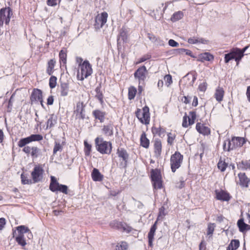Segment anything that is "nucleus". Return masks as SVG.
Here are the masks:
<instances>
[{
  "mask_svg": "<svg viewBox=\"0 0 250 250\" xmlns=\"http://www.w3.org/2000/svg\"><path fill=\"white\" fill-rule=\"evenodd\" d=\"M246 141L244 138L240 137H232L231 140H228L224 141L223 149L224 151H229L237 147H241Z\"/></svg>",
  "mask_w": 250,
  "mask_h": 250,
  "instance_id": "obj_1",
  "label": "nucleus"
},
{
  "mask_svg": "<svg viewBox=\"0 0 250 250\" xmlns=\"http://www.w3.org/2000/svg\"><path fill=\"white\" fill-rule=\"evenodd\" d=\"M96 149L101 154H109L112 150L110 142L104 141L102 137H98L95 140Z\"/></svg>",
  "mask_w": 250,
  "mask_h": 250,
  "instance_id": "obj_2",
  "label": "nucleus"
},
{
  "mask_svg": "<svg viewBox=\"0 0 250 250\" xmlns=\"http://www.w3.org/2000/svg\"><path fill=\"white\" fill-rule=\"evenodd\" d=\"M135 114L137 118L142 124L147 125L149 123L150 116L149 108L147 106H145L142 109H138Z\"/></svg>",
  "mask_w": 250,
  "mask_h": 250,
  "instance_id": "obj_3",
  "label": "nucleus"
},
{
  "mask_svg": "<svg viewBox=\"0 0 250 250\" xmlns=\"http://www.w3.org/2000/svg\"><path fill=\"white\" fill-rule=\"evenodd\" d=\"M183 159V156L180 152L176 151L171 156L170 166L173 172L180 167Z\"/></svg>",
  "mask_w": 250,
  "mask_h": 250,
  "instance_id": "obj_4",
  "label": "nucleus"
},
{
  "mask_svg": "<svg viewBox=\"0 0 250 250\" xmlns=\"http://www.w3.org/2000/svg\"><path fill=\"white\" fill-rule=\"evenodd\" d=\"M151 180L155 189H160L162 187L161 172L157 169H152L150 172Z\"/></svg>",
  "mask_w": 250,
  "mask_h": 250,
  "instance_id": "obj_5",
  "label": "nucleus"
},
{
  "mask_svg": "<svg viewBox=\"0 0 250 250\" xmlns=\"http://www.w3.org/2000/svg\"><path fill=\"white\" fill-rule=\"evenodd\" d=\"M12 15V11L10 8H1L0 10V26H2L4 23L8 24Z\"/></svg>",
  "mask_w": 250,
  "mask_h": 250,
  "instance_id": "obj_6",
  "label": "nucleus"
},
{
  "mask_svg": "<svg viewBox=\"0 0 250 250\" xmlns=\"http://www.w3.org/2000/svg\"><path fill=\"white\" fill-rule=\"evenodd\" d=\"M81 80H83L92 73V69L91 64L88 61H84L80 64Z\"/></svg>",
  "mask_w": 250,
  "mask_h": 250,
  "instance_id": "obj_7",
  "label": "nucleus"
},
{
  "mask_svg": "<svg viewBox=\"0 0 250 250\" xmlns=\"http://www.w3.org/2000/svg\"><path fill=\"white\" fill-rule=\"evenodd\" d=\"M43 139V137L40 134H32L30 136L21 139L18 143V146L20 147H23L25 145L31 142L40 141Z\"/></svg>",
  "mask_w": 250,
  "mask_h": 250,
  "instance_id": "obj_8",
  "label": "nucleus"
},
{
  "mask_svg": "<svg viewBox=\"0 0 250 250\" xmlns=\"http://www.w3.org/2000/svg\"><path fill=\"white\" fill-rule=\"evenodd\" d=\"M147 74L146 67L144 65L139 67L134 73V78L138 80L139 84H144Z\"/></svg>",
  "mask_w": 250,
  "mask_h": 250,
  "instance_id": "obj_9",
  "label": "nucleus"
},
{
  "mask_svg": "<svg viewBox=\"0 0 250 250\" xmlns=\"http://www.w3.org/2000/svg\"><path fill=\"white\" fill-rule=\"evenodd\" d=\"M44 170L41 165H36L31 172V176L34 183L41 181L43 177Z\"/></svg>",
  "mask_w": 250,
  "mask_h": 250,
  "instance_id": "obj_10",
  "label": "nucleus"
},
{
  "mask_svg": "<svg viewBox=\"0 0 250 250\" xmlns=\"http://www.w3.org/2000/svg\"><path fill=\"white\" fill-rule=\"evenodd\" d=\"M108 14L106 12H104L98 14L95 17V27L96 29H100L103 27L107 21Z\"/></svg>",
  "mask_w": 250,
  "mask_h": 250,
  "instance_id": "obj_11",
  "label": "nucleus"
},
{
  "mask_svg": "<svg viewBox=\"0 0 250 250\" xmlns=\"http://www.w3.org/2000/svg\"><path fill=\"white\" fill-rule=\"evenodd\" d=\"M102 133L106 137H111L113 135V124L109 123L107 125H104L102 128Z\"/></svg>",
  "mask_w": 250,
  "mask_h": 250,
  "instance_id": "obj_12",
  "label": "nucleus"
},
{
  "mask_svg": "<svg viewBox=\"0 0 250 250\" xmlns=\"http://www.w3.org/2000/svg\"><path fill=\"white\" fill-rule=\"evenodd\" d=\"M196 129L199 133L204 136H208L210 134V128L200 123H198L196 124Z\"/></svg>",
  "mask_w": 250,
  "mask_h": 250,
  "instance_id": "obj_13",
  "label": "nucleus"
},
{
  "mask_svg": "<svg viewBox=\"0 0 250 250\" xmlns=\"http://www.w3.org/2000/svg\"><path fill=\"white\" fill-rule=\"evenodd\" d=\"M42 99V91L39 89H34L30 97L32 104L38 102L39 100H41Z\"/></svg>",
  "mask_w": 250,
  "mask_h": 250,
  "instance_id": "obj_14",
  "label": "nucleus"
},
{
  "mask_svg": "<svg viewBox=\"0 0 250 250\" xmlns=\"http://www.w3.org/2000/svg\"><path fill=\"white\" fill-rule=\"evenodd\" d=\"M84 111V105L83 103L78 102L77 104L76 109L74 111V113L76 114V116L78 118L84 119L85 118V115L83 113Z\"/></svg>",
  "mask_w": 250,
  "mask_h": 250,
  "instance_id": "obj_15",
  "label": "nucleus"
},
{
  "mask_svg": "<svg viewBox=\"0 0 250 250\" xmlns=\"http://www.w3.org/2000/svg\"><path fill=\"white\" fill-rule=\"evenodd\" d=\"M157 221H156L154 224L151 226L150 231L148 234V245L152 247L153 246V241L154 239V236L157 229Z\"/></svg>",
  "mask_w": 250,
  "mask_h": 250,
  "instance_id": "obj_16",
  "label": "nucleus"
},
{
  "mask_svg": "<svg viewBox=\"0 0 250 250\" xmlns=\"http://www.w3.org/2000/svg\"><path fill=\"white\" fill-rule=\"evenodd\" d=\"M215 192L217 200L228 201L230 199L229 194L223 190H216Z\"/></svg>",
  "mask_w": 250,
  "mask_h": 250,
  "instance_id": "obj_17",
  "label": "nucleus"
},
{
  "mask_svg": "<svg viewBox=\"0 0 250 250\" xmlns=\"http://www.w3.org/2000/svg\"><path fill=\"white\" fill-rule=\"evenodd\" d=\"M238 177L240 186L246 188L249 187L250 180L247 177L245 173H240L238 174Z\"/></svg>",
  "mask_w": 250,
  "mask_h": 250,
  "instance_id": "obj_18",
  "label": "nucleus"
},
{
  "mask_svg": "<svg viewBox=\"0 0 250 250\" xmlns=\"http://www.w3.org/2000/svg\"><path fill=\"white\" fill-rule=\"evenodd\" d=\"M154 146L155 157L158 158H160L162 152V143L159 139H156L155 140Z\"/></svg>",
  "mask_w": 250,
  "mask_h": 250,
  "instance_id": "obj_19",
  "label": "nucleus"
},
{
  "mask_svg": "<svg viewBox=\"0 0 250 250\" xmlns=\"http://www.w3.org/2000/svg\"><path fill=\"white\" fill-rule=\"evenodd\" d=\"M113 223L116 225L118 229H122L124 231L127 233L130 232L132 230V228L125 223L114 221L110 224V225H112Z\"/></svg>",
  "mask_w": 250,
  "mask_h": 250,
  "instance_id": "obj_20",
  "label": "nucleus"
},
{
  "mask_svg": "<svg viewBox=\"0 0 250 250\" xmlns=\"http://www.w3.org/2000/svg\"><path fill=\"white\" fill-rule=\"evenodd\" d=\"M92 114L95 119L99 120L101 123H103L104 121L106 113L97 109L93 111Z\"/></svg>",
  "mask_w": 250,
  "mask_h": 250,
  "instance_id": "obj_21",
  "label": "nucleus"
},
{
  "mask_svg": "<svg viewBox=\"0 0 250 250\" xmlns=\"http://www.w3.org/2000/svg\"><path fill=\"white\" fill-rule=\"evenodd\" d=\"M188 42L189 44L202 43L205 44H207L208 41L202 38H197L193 37L189 38L188 40Z\"/></svg>",
  "mask_w": 250,
  "mask_h": 250,
  "instance_id": "obj_22",
  "label": "nucleus"
},
{
  "mask_svg": "<svg viewBox=\"0 0 250 250\" xmlns=\"http://www.w3.org/2000/svg\"><path fill=\"white\" fill-rule=\"evenodd\" d=\"M247 47H245L243 48V50H240V49H233L232 52L234 53V56L235 57L234 59L235 60L238 62L241 58L244 56V52L246 50Z\"/></svg>",
  "mask_w": 250,
  "mask_h": 250,
  "instance_id": "obj_23",
  "label": "nucleus"
},
{
  "mask_svg": "<svg viewBox=\"0 0 250 250\" xmlns=\"http://www.w3.org/2000/svg\"><path fill=\"white\" fill-rule=\"evenodd\" d=\"M91 177L94 181H101L103 179V175L101 174L99 170L96 168L93 169Z\"/></svg>",
  "mask_w": 250,
  "mask_h": 250,
  "instance_id": "obj_24",
  "label": "nucleus"
},
{
  "mask_svg": "<svg viewBox=\"0 0 250 250\" xmlns=\"http://www.w3.org/2000/svg\"><path fill=\"white\" fill-rule=\"evenodd\" d=\"M57 116L54 114H51L47 120L46 129L53 127L57 124Z\"/></svg>",
  "mask_w": 250,
  "mask_h": 250,
  "instance_id": "obj_25",
  "label": "nucleus"
},
{
  "mask_svg": "<svg viewBox=\"0 0 250 250\" xmlns=\"http://www.w3.org/2000/svg\"><path fill=\"white\" fill-rule=\"evenodd\" d=\"M224 95V91L223 88L222 87H218L214 94V97L216 100L218 102H220L223 100V98Z\"/></svg>",
  "mask_w": 250,
  "mask_h": 250,
  "instance_id": "obj_26",
  "label": "nucleus"
},
{
  "mask_svg": "<svg viewBox=\"0 0 250 250\" xmlns=\"http://www.w3.org/2000/svg\"><path fill=\"white\" fill-rule=\"evenodd\" d=\"M117 153L118 156L122 158L123 160L126 163L128 158V155L126 151L123 148H120L117 149Z\"/></svg>",
  "mask_w": 250,
  "mask_h": 250,
  "instance_id": "obj_27",
  "label": "nucleus"
},
{
  "mask_svg": "<svg viewBox=\"0 0 250 250\" xmlns=\"http://www.w3.org/2000/svg\"><path fill=\"white\" fill-rule=\"evenodd\" d=\"M213 56L208 52L202 53L199 55V60L201 62H204L205 61H210L213 60Z\"/></svg>",
  "mask_w": 250,
  "mask_h": 250,
  "instance_id": "obj_28",
  "label": "nucleus"
},
{
  "mask_svg": "<svg viewBox=\"0 0 250 250\" xmlns=\"http://www.w3.org/2000/svg\"><path fill=\"white\" fill-rule=\"evenodd\" d=\"M15 240L18 244L22 247H24L26 245L24 234L21 233H18V235L15 237Z\"/></svg>",
  "mask_w": 250,
  "mask_h": 250,
  "instance_id": "obj_29",
  "label": "nucleus"
},
{
  "mask_svg": "<svg viewBox=\"0 0 250 250\" xmlns=\"http://www.w3.org/2000/svg\"><path fill=\"white\" fill-rule=\"evenodd\" d=\"M69 90V86L66 83H61L60 85L61 96L62 97L66 96L68 95Z\"/></svg>",
  "mask_w": 250,
  "mask_h": 250,
  "instance_id": "obj_30",
  "label": "nucleus"
},
{
  "mask_svg": "<svg viewBox=\"0 0 250 250\" xmlns=\"http://www.w3.org/2000/svg\"><path fill=\"white\" fill-rule=\"evenodd\" d=\"M237 226L240 231L241 232H244L245 230H248L247 227H250V225H249L244 222L243 218H241L238 220L237 222Z\"/></svg>",
  "mask_w": 250,
  "mask_h": 250,
  "instance_id": "obj_31",
  "label": "nucleus"
},
{
  "mask_svg": "<svg viewBox=\"0 0 250 250\" xmlns=\"http://www.w3.org/2000/svg\"><path fill=\"white\" fill-rule=\"evenodd\" d=\"M141 145L145 147L148 148L149 146V141L146 138V134L145 132H143L140 138Z\"/></svg>",
  "mask_w": 250,
  "mask_h": 250,
  "instance_id": "obj_32",
  "label": "nucleus"
},
{
  "mask_svg": "<svg viewBox=\"0 0 250 250\" xmlns=\"http://www.w3.org/2000/svg\"><path fill=\"white\" fill-rule=\"evenodd\" d=\"M55 64L56 61L54 59H51L48 61L47 63V68L46 70V72L48 75H51L53 72V69Z\"/></svg>",
  "mask_w": 250,
  "mask_h": 250,
  "instance_id": "obj_33",
  "label": "nucleus"
},
{
  "mask_svg": "<svg viewBox=\"0 0 250 250\" xmlns=\"http://www.w3.org/2000/svg\"><path fill=\"white\" fill-rule=\"evenodd\" d=\"M184 16L183 13L181 11H178L174 13L171 17V21L175 22L181 19Z\"/></svg>",
  "mask_w": 250,
  "mask_h": 250,
  "instance_id": "obj_34",
  "label": "nucleus"
},
{
  "mask_svg": "<svg viewBox=\"0 0 250 250\" xmlns=\"http://www.w3.org/2000/svg\"><path fill=\"white\" fill-rule=\"evenodd\" d=\"M137 92L136 88L134 86H131L128 89V99L129 100L133 99L136 95Z\"/></svg>",
  "mask_w": 250,
  "mask_h": 250,
  "instance_id": "obj_35",
  "label": "nucleus"
},
{
  "mask_svg": "<svg viewBox=\"0 0 250 250\" xmlns=\"http://www.w3.org/2000/svg\"><path fill=\"white\" fill-rule=\"evenodd\" d=\"M21 183L23 185L26 184H32V180L28 178L27 175H25L23 173H22L21 175Z\"/></svg>",
  "mask_w": 250,
  "mask_h": 250,
  "instance_id": "obj_36",
  "label": "nucleus"
},
{
  "mask_svg": "<svg viewBox=\"0 0 250 250\" xmlns=\"http://www.w3.org/2000/svg\"><path fill=\"white\" fill-rule=\"evenodd\" d=\"M96 94L95 97L99 100L100 103H103V95L101 91V86H98L95 89Z\"/></svg>",
  "mask_w": 250,
  "mask_h": 250,
  "instance_id": "obj_37",
  "label": "nucleus"
},
{
  "mask_svg": "<svg viewBox=\"0 0 250 250\" xmlns=\"http://www.w3.org/2000/svg\"><path fill=\"white\" fill-rule=\"evenodd\" d=\"M40 152V149L38 147L33 146L32 147L30 154L32 158H36L38 157Z\"/></svg>",
  "mask_w": 250,
  "mask_h": 250,
  "instance_id": "obj_38",
  "label": "nucleus"
},
{
  "mask_svg": "<svg viewBox=\"0 0 250 250\" xmlns=\"http://www.w3.org/2000/svg\"><path fill=\"white\" fill-rule=\"evenodd\" d=\"M218 168L222 171H224L227 167H228V164L224 161H223L221 159L219 160V161L217 165Z\"/></svg>",
  "mask_w": 250,
  "mask_h": 250,
  "instance_id": "obj_39",
  "label": "nucleus"
},
{
  "mask_svg": "<svg viewBox=\"0 0 250 250\" xmlns=\"http://www.w3.org/2000/svg\"><path fill=\"white\" fill-rule=\"evenodd\" d=\"M128 248V245L125 242H121L117 244L116 246L115 250H126Z\"/></svg>",
  "mask_w": 250,
  "mask_h": 250,
  "instance_id": "obj_40",
  "label": "nucleus"
},
{
  "mask_svg": "<svg viewBox=\"0 0 250 250\" xmlns=\"http://www.w3.org/2000/svg\"><path fill=\"white\" fill-rule=\"evenodd\" d=\"M84 146L85 154L86 156H89L91 151V145L89 144L86 141H84Z\"/></svg>",
  "mask_w": 250,
  "mask_h": 250,
  "instance_id": "obj_41",
  "label": "nucleus"
},
{
  "mask_svg": "<svg viewBox=\"0 0 250 250\" xmlns=\"http://www.w3.org/2000/svg\"><path fill=\"white\" fill-rule=\"evenodd\" d=\"M196 117V114L195 111H191L189 112V116L188 117V125H192L194 124Z\"/></svg>",
  "mask_w": 250,
  "mask_h": 250,
  "instance_id": "obj_42",
  "label": "nucleus"
},
{
  "mask_svg": "<svg viewBox=\"0 0 250 250\" xmlns=\"http://www.w3.org/2000/svg\"><path fill=\"white\" fill-rule=\"evenodd\" d=\"M215 224L214 223H209L208 225L207 235L211 236L215 228Z\"/></svg>",
  "mask_w": 250,
  "mask_h": 250,
  "instance_id": "obj_43",
  "label": "nucleus"
},
{
  "mask_svg": "<svg viewBox=\"0 0 250 250\" xmlns=\"http://www.w3.org/2000/svg\"><path fill=\"white\" fill-rule=\"evenodd\" d=\"M18 233H21L24 234L29 231V229L25 226H20L17 228Z\"/></svg>",
  "mask_w": 250,
  "mask_h": 250,
  "instance_id": "obj_44",
  "label": "nucleus"
},
{
  "mask_svg": "<svg viewBox=\"0 0 250 250\" xmlns=\"http://www.w3.org/2000/svg\"><path fill=\"white\" fill-rule=\"evenodd\" d=\"M66 53L64 51L62 50L59 53L60 60L61 62L65 63L66 62Z\"/></svg>",
  "mask_w": 250,
  "mask_h": 250,
  "instance_id": "obj_45",
  "label": "nucleus"
},
{
  "mask_svg": "<svg viewBox=\"0 0 250 250\" xmlns=\"http://www.w3.org/2000/svg\"><path fill=\"white\" fill-rule=\"evenodd\" d=\"M231 249L236 250L239 247V241L238 240H232L229 244Z\"/></svg>",
  "mask_w": 250,
  "mask_h": 250,
  "instance_id": "obj_46",
  "label": "nucleus"
},
{
  "mask_svg": "<svg viewBox=\"0 0 250 250\" xmlns=\"http://www.w3.org/2000/svg\"><path fill=\"white\" fill-rule=\"evenodd\" d=\"M57 78L55 76H51L49 79V86L51 88H54L57 83Z\"/></svg>",
  "mask_w": 250,
  "mask_h": 250,
  "instance_id": "obj_47",
  "label": "nucleus"
},
{
  "mask_svg": "<svg viewBox=\"0 0 250 250\" xmlns=\"http://www.w3.org/2000/svg\"><path fill=\"white\" fill-rule=\"evenodd\" d=\"M59 184L58 182L50 183L49 186L50 189L53 192L58 191Z\"/></svg>",
  "mask_w": 250,
  "mask_h": 250,
  "instance_id": "obj_48",
  "label": "nucleus"
},
{
  "mask_svg": "<svg viewBox=\"0 0 250 250\" xmlns=\"http://www.w3.org/2000/svg\"><path fill=\"white\" fill-rule=\"evenodd\" d=\"M234 53L231 51L229 53L225 54V61L226 63H228L230 60L234 59Z\"/></svg>",
  "mask_w": 250,
  "mask_h": 250,
  "instance_id": "obj_49",
  "label": "nucleus"
},
{
  "mask_svg": "<svg viewBox=\"0 0 250 250\" xmlns=\"http://www.w3.org/2000/svg\"><path fill=\"white\" fill-rule=\"evenodd\" d=\"M152 132L153 134H157L159 136H161V133H163L164 132V130L161 127H152Z\"/></svg>",
  "mask_w": 250,
  "mask_h": 250,
  "instance_id": "obj_50",
  "label": "nucleus"
},
{
  "mask_svg": "<svg viewBox=\"0 0 250 250\" xmlns=\"http://www.w3.org/2000/svg\"><path fill=\"white\" fill-rule=\"evenodd\" d=\"M164 80L167 86H169L172 83V77L170 75H166L164 77Z\"/></svg>",
  "mask_w": 250,
  "mask_h": 250,
  "instance_id": "obj_51",
  "label": "nucleus"
},
{
  "mask_svg": "<svg viewBox=\"0 0 250 250\" xmlns=\"http://www.w3.org/2000/svg\"><path fill=\"white\" fill-rule=\"evenodd\" d=\"M62 146L60 143L55 142V146L53 148V154H56L59 151H62Z\"/></svg>",
  "mask_w": 250,
  "mask_h": 250,
  "instance_id": "obj_52",
  "label": "nucleus"
},
{
  "mask_svg": "<svg viewBox=\"0 0 250 250\" xmlns=\"http://www.w3.org/2000/svg\"><path fill=\"white\" fill-rule=\"evenodd\" d=\"M67 189L68 188L66 186L64 185L59 184L58 191L62 192L63 193L67 194Z\"/></svg>",
  "mask_w": 250,
  "mask_h": 250,
  "instance_id": "obj_53",
  "label": "nucleus"
},
{
  "mask_svg": "<svg viewBox=\"0 0 250 250\" xmlns=\"http://www.w3.org/2000/svg\"><path fill=\"white\" fill-rule=\"evenodd\" d=\"M207 87V83L206 82H203L201 83H200L198 86V89L203 92H204Z\"/></svg>",
  "mask_w": 250,
  "mask_h": 250,
  "instance_id": "obj_54",
  "label": "nucleus"
},
{
  "mask_svg": "<svg viewBox=\"0 0 250 250\" xmlns=\"http://www.w3.org/2000/svg\"><path fill=\"white\" fill-rule=\"evenodd\" d=\"M168 138H167V143L170 145H171L173 143V140L175 139V136L172 134L171 133H169L167 134Z\"/></svg>",
  "mask_w": 250,
  "mask_h": 250,
  "instance_id": "obj_55",
  "label": "nucleus"
},
{
  "mask_svg": "<svg viewBox=\"0 0 250 250\" xmlns=\"http://www.w3.org/2000/svg\"><path fill=\"white\" fill-rule=\"evenodd\" d=\"M174 53L175 55H180L184 54L185 53V49L184 48H178L174 50Z\"/></svg>",
  "mask_w": 250,
  "mask_h": 250,
  "instance_id": "obj_56",
  "label": "nucleus"
},
{
  "mask_svg": "<svg viewBox=\"0 0 250 250\" xmlns=\"http://www.w3.org/2000/svg\"><path fill=\"white\" fill-rule=\"evenodd\" d=\"M23 148L22 149V151L27 154V155L30 154V153L32 147H30L29 146H27L25 145L24 146H23Z\"/></svg>",
  "mask_w": 250,
  "mask_h": 250,
  "instance_id": "obj_57",
  "label": "nucleus"
},
{
  "mask_svg": "<svg viewBox=\"0 0 250 250\" xmlns=\"http://www.w3.org/2000/svg\"><path fill=\"white\" fill-rule=\"evenodd\" d=\"M168 44L172 47H177L179 45V43L172 39L168 41Z\"/></svg>",
  "mask_w": 250,
  "mask_h": 250,
  "instance_id": "obj_58",
  "label": "nucleus"
},
{
  "mask_svg": "<svg viewBox=\"0 0 250 250\" xmlns=\"http://www.w3.org/2000/svg\"><path fill=\"white\" fill-rule=\"evenodd\" d=\"M14 94H13L12 96H11L9 102H8V108L9 109H11L12 105H13V103L14 102Z\"/></svg>",
  "mask_w": 250,
  "mask_h": 250,
  "instance_id": "obj_59",
  "label": "nucleus"
},
{
  "mask_svg": "<svg viewBox=\"0 0 250 250\" xmlns=\"http://www.w3.org/2000/svg\"><path fill=\"white\" fill-rule=\"evenodd\" d=\"M165 215V208L164 207H162L159 209V215L157 219H159L161 217Z\"/></svg>",
  "mask_w": 250,
  "mask_h": 250,
  "instance_id": "obj_60",
  "label": "nucleus"
},
{
  "mask_svg": "<svg viewBox=\"0 0 250 250\" xmlns=\"http://www.w3.org/2000/svg\"><path fill=\"white\" fill-rule=\"evenodd\" d=\"M47 4L50 6H54L57 5V0H47Z\"/></svg>",
  "mask_w": 250,
  "mask_h": 250,
  "instance_id": "obj_61",
  "label": "nucleus"
},
{
  "mask_svg": "<svg viewBox=\"0 0 250 250\" xmlns=\"http://www.w3.org/2000/svg\"><path fill=\"white\" fill-rule=\"evenodd\" d=\"M187 119H188V117L187 116V115H185L184 117H183V123H182V126L184 127H187L188 126V125H189L188 123H187Z\"/></svg>",
  "mask_w": 250,
  "mask_h": 250,
  "instance_id": "obj_62",
  "label": "nucleus"
},
{
  "mask_svg": "<svg viewBox=\"0 0 250 250\" xmlns=\"http://www.w3.org/2000/svg\"><path fill=\"white\" fill-rule=\"evenodd\" d=\"M5 225V219L3 218H0V230H1Z\"/></svg>",
  "mask_w": 250,
  "mask_h": 250,
  "instance_id": "obj_63",
  "label": "nucleus"
},
{
  "mask_svg": "<svg viewBox=\"0 0 250 250\" xmlns=\"http://www.w3.org/2000/svg\"><path fill=\"white\" fill-rule=\"evenodd\" d=\"M246 95L248 101L250 102V85L247 87Z\"/></svg>",
  "mask_w": 250,
  "mask_h": 250,
  "instance_id": "obj_64",
  "label": "nucleus"
}]
</instances>
